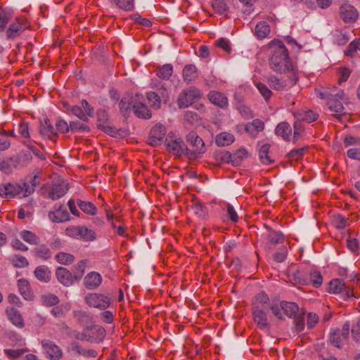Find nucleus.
Masks as SVG:
<instances>
[{
	"mask_svg": "<svg viewBox=\"0 0 360 360\" xmlns=\"http://www.w3.org/2000/svg\"><path fill=\"white\" fill-rule=\"evenodd\" d=\"M271 69L278 73H284L295 70L288 56V51L282 41L278 42V46L272 51L269 58Z\"/></svg>",
	"mask_w": 360,
	"mask_h": 360,
	"instance_id": "obj_1",
	"label": "nucleus"
},
{
	"mask_svg": "<svg viewBox=\"0 0 360 360\" xmlns=\"http://www.w3.org/2000/svg\"><path fill=\"white\" fill-rule=\"evenodd\" d=\"M37 176H34V179L30 182H24L20 184H11L8 183L0 185V195L4 198H13L18 195H21L22 197H27L32 194L36 187L35 179Z\"/></svg>",
	"mask_w": 360,
	"mask_h": 360,
	"instance_id": "obj_2",
	"label": "nucleus"
},
{
	"mask_svg": "<svg viewBox=\"0 0 360 360\" xmlns=\"http://www.w3.org/2000/svg\"><path fill=\"white\" fill-rule=\"evenodd\" d=\"M318 96L327 100V105L331 111L337 113H341L343 111L344 107L342 101L343 100L344 92L342 90L333 87L331 89L320 92Z\"/></svg>",
	"mask_w": 360,
	"mask_h": 360,
	"instance_id": "obj_3",
	"label": "nucleus"
},
{
	"mask_svg": "<svg viewBox=\"0 0 360 360\" xmlns=\"http://www.w3.org/2000/svg\"><path fill=\"white\" fill-rule=\"evenodd\" d=\"M288 79L283 77H277L271 75L268 77V84L276 91H283L288 87L294 86L298 80L297 72L296 70H292L290 73H288Z\"/></svg>",
	"mask_w": 360,
	"mask_h": 360,
	"instance_id": "obj_4",
	"label": "nucleus"
},
{
	"mask_svg": "<svg viewBox=\"0 0 360 360\" xmlns=\"http://www.w3.org/2000/svg\"><path fill=\"white\" fill-rule=\"evenodd\" d=\"M187 143L193 148H187L186 155L190 159H195L200 154L205 152L206 148L203 140L195 131H191L186 136Z\"/></svg>",
	"mask_w": 360,
	"mask_h": 360,
	"instance_id": "obj_5",
	"label": "nucleus"
},
{
	"mask_svg": "<svg viewBox=\"0 0 360 360\" xmlns=\"http://www.w3.org/2000/svg\"><path fill=\"white\" fill-rule=\"evenodd\" d=\"M65 235L84 241H93L96 238L95 231L84 226H70L65 229Z\"/></svg>",
	"mask_w": 360,
	"mask_h": 360,
	"instance_id": "obj_6",
	"label": "nucleus"
},
{
	"mask_svg": "<svg viewBox=\"0 0 360 360\" xmlns=\"http://www.w3.org/2000/svg\"><path fill=\"white\" fill-rule=\"evenodd\" d=\"M167 150L176 156H180L182 154L186 155L187 147L180 137H176L173 135L169 134L165 141Z\"/></svg>",
	"mask_w": 360,
	"mask_h": 360,
	"instance_id": "obj_7",
	"label": "nucleus"
},
{
	"mask_svg": "<svg viewBox=\"0 0 360 360\" xmlns=\"http://www.w3.org/2000/svg\"><path fill=\"white\" fill-rule=\"evenodd\" d=\"M86 303L91 307L98 308L99 309H105L110 305V299L103 294L101 293H89L85 297Z\"/></svg>",
	"mask_w": 360,
	"mask_h": 360,
	"instance_id": "obj_8",
	"label": "nucleus"
},
{
	"mask_svg": "<svg viewBox=\"0 0 360 360\" xmlns=\"http://www.w3.org/2000/svg\"><path fill=\"white\" fill-rule=\"evenodd\" d=\"M29 27L30 25L25 18H16L15 21L9 25L6 30V37L8 39H15Z\"/></svg>",
	"mask_w": 360,
	"mask_h": 360,
	"instance_id": "obj_9",
	"label": "nucleus"
},
{
	"mask_svg": "<svg viewBox=\"0 0 360 360\" xmlns=\"http://www.w3.org/2000/svg\"><path fill=\"white\" fill-rule=\"evenodd\" d=\"M200 96L199 91L195 88H189L179 94L177 104L180 108L191 105Z\"/></svg>",
	"mask_w": 360,
	"mask_h": 360,
	"instance_id": "obj_10",
	"label": "nucleus"
},
{
	"mask_svg": "<svg viewBox=\"0 0 360 360\" xmlns=\"http://www.w3.org/2000/svg\"><path fill=\"white\" fill-rule=\"evenodd\" d=\"M144 97L141 94H136L134 101V112L136 117L143 119H150L152 116L151 111L144 103Z\"/></svg>",
	"mask_w": 360,
	"mask_h": 360,
	"instance_id": "obj_11",
	"label": "nucleus"
},
{
	"mask_svg": "<svg viewBox=\"0 0 360 360\" xmlns=\"http://www.w3.org/2000/svg\"><path fill=\"white\" fill-rule=\"evenodd\" d=\"M166 133V128L163 124L160 123L155 124L151 129L148 136L149 144L152 146L160 145Z\"/></svg>",
	"mask_w": 360,
	"mask_h": 360,
	"instance_id": "obj_12",
	"label": "nucleus"
},
{
	"mask_svg": "<svg viewBox=\"0 0 360 360\" xmlns=\"http://www.w3.org/2000/svg\"><path fill=\"white\" fill-rule=\"evenodd\" d=\"M54 211L48 214L49 219L54 223H63L70 219V216L65 207L62 205H56Z\"/></svg>",
	"mask_w": 360,
	"mask_h": 360,
	"instance_id": "obj_13",
	"label": "nucleus"
},
{
	"mask_svg": "<svg viewBox=\"0 0 360 360\" xmlns=\"http://www.w3.org/2000/svg\"><path fill=\"white\" fill-rule=\"evenodd\" d=\"M339 13L342 20L347 23L354 22L359 17L357 10L353 6L347 3L342 4L340 6Z\"/></svg>",
	"mask_w": 360,
	"mask_h": 360,
	"instance_id": "obj_14",
	"label": "nucleus"
},
{
	"mask_svg": "<svg viewBox=\"0 0 360 360\" xmlns=\"http://www.w3.org/2000/svg\"><path fill=\"white\" fill-rule=\"evenodd\" d=\"M44 351L51 360H59L63 356V352L53 342L49 340L41 341Z\"/></svg>",
	"mask_w": 360,
	"mask_h": 360,
	"instance_id": "obj_15",
	"label": "nucleus"
},
{
	"mask_svg": "<svg viewBox=\"0 0 360 360\" xmlns=\"http://www.w3.org/2000/svg\"><path fill=\"white\" fill-rule=\"evenodd\" d=\"M252 316L254 321L261 329H268L269 327L266 311L268 309H258V307H252Z\"/></svg>",
	"mask_w": 360,
	"mask_h": 360,
	"instance_id": "obj_16",
	"label": "nucleus"
},
{
	"mask_svg": "<svg viewBox=\"0 0 360 360\" xmlns=\"http://www.w3.org/2000/svg\"><path fill=\"white\" fill-rule=\"evenodd\" d=\"M101 275L96 271L88 273L84 278V285L88 290H95L102 283Z\"/></svg>",
	"mask_w": 360,
	"mask_h": 360,
	"instance_id": "obj_17",
	"label": "nucleus"
},
{
	"mask_svg": "<svg viewBox=\"0 0 360 360\" xmlns=\"http://www.w3.org/2000/svg\"><path fill=\"white\" fill-rule=\"evenodd\" d=\"M57 280L65 286H70L75 281V276L64 267H58L56 270Z\"/></svg>",
	"mask_w": 360,
	"mask_h": 360,
	"instance_id": "obj_18",
	"label": "nucleus"
},
{
	"mask_svg": "<svg viewBox=\"0 0 360 360\" xmlns=\"http://www.w3.org/2000/svg\"><path fill=\"white\" fill-rule=\"evenodd\" d=\"M295 119L299 120L301 122H307L311 123L316 121L319 115L311 110L302 109L300 110L293 112Z\"/></svg>",
	"mask_w": 360,
	"mask_h": 360,
	"instance_id": "obj_19",
	"label": "nucleus"
},
{
	"mask_svg": "<svg viewBox=\"0 0 360 360\" xmlns=\"http://www.w3.org/2000/svg\"><path fill=\"white\" fill-rule=\"evenodd\" d=\"M305 280L307 281L305 285L311 284L315 288L320 287L323 283V277L320 271L314 269L306 271Z\"/></svg>",
	"mask_w": 360,
	"mask_h": 360,
	"instance_id": "obj_20",
	"label": "nucleus"
},
{
	"mask_svg": "<svg viewBox=\"0 0 360 360\" xmlns=\"http://www.w3.org/2000/svg\"><path fill=\"white\" fill-rule=\"evenodd\" d=\"M68 191V184L64 182L56 184L49 191V197L53 200H56L65 195Z\"/></svg>",
	"mask_w": 360,
	"mask_h": 360,
	"instance_id": "obj_21",
	"label": "nucleus"
},
{
	"mask_svg": "<svg viewBox=\"0 0 360 360\" xmlns=\"http://www.w3.org/2000/svg\"><path fill=\"white\" fill-rule=\"evenodd\" d=\"M208 98L212 103L219 108H224L228 105L227 97L219 91L210 92Z\"/></svg>",
	"mask_w": 360,
	"mask_h": 360,
	"instance_id": "obj_22",
	"label": "nucleus"
},
{
	"mask_svg": "<svg viewBox=\"0 0 360 360\" xmlns=\"http://www.w3.org/2000/svg\"><path fill=\"white\" fill-rule=\"evenodd\" d=\"M275 134L281 136L283 140L289 141L292 136V127L288 122H282L276 127Z\"/></svg>",
	"mask_w": 360,
	"mask_h": 360,
	"instance_id": "obj_23",
	"label": "nucleus"
},
{
	"mask_svg": "<svg viewBox=\"0 0 360 360\" xmlns=\"http://www.w3.org/2000/svg\"><path fill=\"white\" fill-rule=\"evenodd\" d=\"M264 129L263 121L259 119L254 120L252 122L245 124V131L252 137H256L257 134Z\"/></svg>",
	"mask_w": 360,
	"mask_h": 360,
	"instance_id": "obj_24",
	"label": "nucleus"
},
{
	"mask_svg": "<svg viewBox=\"0 0 360 360\" xmlns=\"http://www.w3.org/2000/svg\"><path fill=\"white\" fill-rule=\"evenodd\" d=\"M18 286L20 293L26 300H33L34 294L27 280L24 278L19 279L18 281Z\"/></svg>",
	"mask_w": 360,
	"mask_h": 360,
	"instance_id": "obj_25",
	"label": "nucleus"
},
{
	"mask_svg": "<svg viewBox=\"0 0 360 360\" xmlns=\"http://www.w3.org/2000/svg\"><path fill=\"white\" fill-rule=\"evenodd\" d=\"M35 277L41 282L49 283L51 278V271L46 265L38 266L34 271Z\"/></svg>",
	"mask_w": 360,
	"mask_h": 360,
	"instance_id": "obj_26",
	"label": "nucleus"
},
{
	"mask_svg": "<svg viewBox=\"0 0 360 360\" xmlns=\"http://www.w3.org/2000/svg\"><path fill=\"white\" fill-rule=\"evenodd\" d=\"M135 99V95L127 94L124 96L119 103V107L121 112L125 116L127 115L130 110L132 108L134 110V101Z\"/></svg>",
	"mask_w": 360,
	"mask_h": 360,
	"instance_id": "obj_27",
	"label": "nucleus"
},
{
	"mask_svg": "<svg viewBox=\"0 0 360 360\" xmlns=\"http://www.w3.org/2000/svg\"><path fill=\"white\" fill-rule=\"evenodd\" d=\"M40 134L43 136L47 137L49 139L52 136H56L57 133L55 131L54 127L51 124L48 118L44 119V122H41L39 127Z\"/></svg>",
	"mask_w": 360,
	"mask_h": 360,
	"instance_id": "obj_28",
	"label": "nucleus"
},
{
	"mask_svg": "<svg viewBox=\"0 0 360 360\" xmlns=\"http://www.w3.org/2000/svg\"><path fill=\"white\" fill-rule=\"evenodd\" d=\"M184 82L190 83L198 78V70L194 65H186L183 69Z\"/></svg>",
	"mask_w": 360,
	"mask_h": 360,
	"instance_id": "obj_29",
	"label": "nucleus"
},
{
	"mask_svg": "<svg viewBox=\"0 0 360 360\" xmlns=\"http://www.w3.org/2000/svg\"><path fill=\"white\" fill-rule=\"evenodd\" d=\"M6 314L10 321L15 326L18 328H22L24 326V321L20 313L14 308H10L6 309Z\"/></svg>",
	"mask_w": 360,
	"mask_h": 360,
	"instance_id": "obj_30",
	"label": "nucleus"
},
{
	"mask_svg": "<svg viewBox=\"0 0 360 360\" xmlns=\"http://www.w3.org/2000/svg\"><path fill=\"white\" fill-rule=\"evenodd\" d=\"M269 297L268 295L264 292H261L256 295L253 307H258V309H269Z\"/></svg>",
	"mask_w": 360,
	"mask_h": 360,
	"instance_id": "obj_31",
	"label": "nucleus"
},
{
	"mask_svg": "<svg viewBox=\"0 0 360 360\" xmlns=\"http://www.w3.org/2000/svg\"><path fill=\"white\" fill-rule=\"evenodd\" d=\"M193 212L200 219H205L208 212L207 207L200 201H194L191 205Z\"/></svg>",
	"mask_w": 360,
	"mask_h": 360,
	"instance_id": "obj_32",
	"label": "nucleus"
},
{
	"mask_svg": "<svg viewBox=\"0 0 360 360\" xmlns=\"http://www.w3.org/2000/svg\"><path fill=\"white\" fill-rule=\"evenodd\" d=\"M281 307L288 317H295L298 311V305L295 302L283 301L281 302Z\"/></svg>",
	"mask_w": 360,
	"mask_h": 360,
	"instance_id": "obj_33",
	"label": "nucleus"
},
{
	"mask_svg": "<svg viewBox=\"0 0 360 360\" xmlns=\"http://www.w3.org/2000/svg\"><path fill=\"white\" fill-rule=\"evenodd\" d=\"M77 203L79 209L86 214L94 216L98 212L97 207L91 202L83 201L79 199Z\"/></svg>",
	"mask_w": 360,
	"mask_h": 360,
	"instance_id": "obj_34",
	"label": "nucleus"
},
{
	"mask_svg": "<svg viewBox=\"0 0 360 360\" xmlns=\"http://www.w3.org/2000/svg\"><path fill=\"white\" fill-rule=\"evenodd\" d=\"M97 335H101V332H102V330H97ZM72 335L73 337L77 339V340H81V341H84V340H86V341H96V340H101V335H98V337H96L94 338V336H90L89 335V330H87V327H86L84 330L82 332V333H79V332H77V331H74L73 333H72Z\"/></svg>",
	"mask_w": 360,
	"mask_h": 360,
	"instance_id": "obj_35",
	"label": "nucleus"
},
{
	"mask_svg": "<svg viewBox=\"0 0 360 360\" xmlns=\"http://www.w3.org/2000/svg\"><path fill=\"white\" fill-rule=\"evenodd\" d=\"M270 32V26L265 21L259 22L255 27V35L258 39H262L266 37Z\"/></svg>",
	"mask_w": 360,
	"mask_h": 360,
	"instance_id": "obj_36",
	"label": "nucleus"
},
{
	"mask_svg": "<svg viewBox=\"0 0 360 360\" xmlns=\"http://www.w3.org/2000/svg\"><path fill=\"white\" fill-rule=\"evenodd\" d=\"M102 330V332H101V337L100 338L101 340H96V341H88L89 342H91V343H100L101 342L105 335H106V331L105 330V328L99 325H92V326H87V330H89V335L91 337V336H94V338L96 337H98L99 335H97V330Z\"/></svg>",
	"mask_w": 360,
	"mask_h": 360,
	"instance_id": "obj_37",
	"label": "nucleus"
},
{
	"mask_svg": "<svg viewBox=\"0 0 360 360\" xmlns=\"http://www.w3.org/2000/svg\"><path fill=\"white\" fill-rule=\"evenodd\" d=\"M234 141V136L229 133L223 132L217 136L215 143L218 146H225L231 144Z\"/></svg>",
	"mask_w": 360,
	"mask_h": 360,
	"instance_id": "obj_38",
	"label": "nucleus"
},
{
	"mask_svg": "<svg viewBox=\"0 0 360 360\" xmlns=\"http://www.w3.org/2000/svg\"><path fill=\"white\" fill-rule=\"evenodd\" d=\"M305 276L306 271L304 269H296L290 276L291 281L295 285H305L307 282V281L305 280Z\"/></svg>",
	"mask_w": 360,
	"mask_h": 360,
	"instance_id": "obj_39",
	"label": "nucleus"
},
{
	"mask_svg": "<svg viewBox=\"0 0 360 360\" xmlns=\"http://www.w3.org/2000/svg\"><path fill=\"white\" fill-rule=\"evenodd\" d=\"M36 257L43 259L48 260L51 257V252L45 245H41L34 249Z\"/></svg>",
	"mask_w": 360,
	"mask_h": 360,
	"instance_id": "obj_40",
	"label": "nucleus"
},
{
	"mask_svg": "<svg viewBox=\"0 0 360 360\" xmlns=\"http://www.w3.org/2000/svg\"><path fill=\"white\" fill-rule=\"evenodd\" d=\"M269 148L270 145L265 143L262 145L259 149V158L263 164L269 165L274 162L271 157L269 155Z\"/></svg>",
	"mask_w": 360,
	"mask_h": 360,
	"instance_id": "obj_41",
	"label": "nucleus"
},
{
	"mask_svg": "<svg viewBox=\"0 0 360 360\" xmlns=\"http://www.w3.org/2000/svg\"><path fill=\"white\" fill-rule=\"evenodd\" d=\"M172 72V65L171 64H166L158 68L156 75L162 79H169Z\"/></svg>",
	"mask_w": 360,
	"mask_h": 360,
	"instance_id": "obj_42",
	"label": "nucleus"
},
{
	"mask_svg": "<svg viewBox=\"0 0 360 360\" xmlns=\"http://www.w3.org/2000/svg\"><path fill=\"white\" fill-rule=\"evenodd\" d=\"M56 259L57 262L63 265H69L74 262L75 257L73 255L60 252L56 255Z\"/></svg>",
	"mask_w": 360,
	"mask_h": 360,
	"instance_id": "obj_43",
	"label": "nucleus"
},
{
	"mask_svg": "<svg viewBox=\"0 0 360 360\" xmlns=\"http://www.w3.org/2000/svg\"><path fill=\"white\" fill-rule=\"evenodd\" d=\"M294 127V134L292 137L293 143L297 142L302 136L304 131V126L303 122L299 120L295 119L293 124Z\"/></svg>",
	"mask_w": 360,
	"mask_h": 360,
	"instance_id": "obj_44",
	"label": "nucleus"
},
{
	"mask_svg": "<svg viewBox=\"0 0 360 360\" xmlns=\"http://www.w3.org/2000/svg\"><path fill=\"white\" fill-rule=\"evenodd\" d=\"M333 224L338 229H343L349 226V219L341 214L334 215L333 219Z\"/></svg>",
	"mask_w": 360,
	"mask_h": 360,
	"instance_id": "obj_45",
	"label": "nucleus"
},
{
	"mask_svg": "<svg viewBox=\"0 0 360 360\" xmlns=\"http://www.w3.org/2000/svg\"><path fill=\"white\" fill-rule=\"evenodd\" d=\"M20 236L27 243L32 245H37L39 243V238L30 231H22Z\"/></svg>",
	"mask_w": 360,
	"mask_h": 360,
	"instance_id": "obj_46",
	"label": "nucleus"
},
{
	"mask_svg": "<svg viewBox=\"0 0 360 360\" xmlns=\"http://www.w3.org/2000/svg\"><path fill=\"white\" fill-rule=\"evenodd\" d=\"M115 5L124 11H131L134 8V0H113Z\"/></svg>",
	"mask_w": 360,
	"mask_h": 360,
	"instance_id": "obj_47",
	"label": "nucleus"
},
{
	"mask_svg": "<svg viewBox=\"0 0 360 360\" xmlns=\"http://www.w3.org/2000/svg\"><path fill=\"white\" fill-rule=\"evenodd\" d=\"M267 240L271 245H276L284 241V236L280 231H272L267 236Z\"/></svg>",
	"mask_w": 360,
	"mask_h": 360,
	"instance_id": "obj_48",
	"label": "nucleus"
},
{
	"mask_svg": "<svg viewBox=\"0 0 360 360\" xmlns=\"http://www.w3.org/2000/svg\"><path fill=\"white\" fill-rule=\"evenodd\" d=\"M27 348H21L18 349H4V354L6 356L11 359H15L27 352Z\"/></svg>",
	"mask_w": 360,
	"mask_h": 360,
	"instance_id": "obj_49",
	"label": "nucleus"
},
{
	"mask_svg": "<svg viewBox=\"0 0 360 360\" xmlns=\"http://www.w3.org/2000/svg\"><path fill=\"white\" fill-rule=\"evenodd\" d=\"M345 288V283L340 279H333L329 283V292L339 293Z\"/></svg>",
	"mask_w": 360,
	"mask_h": 360,
	"instance_id": "obj_50",
	"label": "nucleus"
},
{
	"mask_svg": "<svg viewBox=\"0 0 360 360\" xmlns=\"http://www.w3.org/2000/svg\"><path fill=\"white\" fill-rule=\"evenodd\" d=\"M340 329H336L333 332H332L330 335L329 341L333 346L340 348L342 341Z\"/></svg>",
	"mask_w": 360,
	"mask_h": 360,
	"instance_id": "obj_51",
	"label": "nucleus"
},
{
	"mask_svg": "<svg viewBox=\"0 0 360 360\" xmlns=\"http://www.w3.org/2000/svg\"><path fill=\"white\" fill-rule=\"evenodd\" d=\"M11 261L13 266L17 268H24L29 265L27 259L22 255H15L11 257Z\"/></svg>",
	"mask_w": 360,
	"mask_h": 360,
	"instance_id": "obj_52",
	"label": "nucleus"
},
{
	"mask_svg": "<svg viewBox=\"0 0 360 360\" xmlns=\"http://www.w3.org/2000/svg\"><path fill=\"white\" fill-rule=\"evenodd\" d=\"M255 85L259 90V93L262 94V96L264 97L265 101H269V99L271 98L272 95L271 91L266 86V84L260 82H255Z\"/></svg>",
	"mask_w": 360,
	"mask_h": 360,
	"instance_id": "obj_53",
	"label": "nucleus"
},
{
	"mask_svg": "<svg viewBox=\"0 0 360 360\" xmlns=\"http://www.w3.org/2000/svg\"><path fill=\"white\" fill-rule=\"evenodd\" d=\"M147 98L152 108L155 109H158L160 108L161 99L156 93L152 91L148 93Z\"/></svg>",
	"mask_w": 360,
	"mask_h": 360,
	"instance_id": "obj_54",
	"label": "nucleus"
},
{
	"mask_svg": "<svg viewBox=\"0 0 360 360\" xmlns=\"http://www.w3.org/2000/svg\"><path fill=\"white\" fill-rule=\"evenodd\" d=\"M307 150V146L292 149L288 153V157L295 160H299L303 157Z\"/></svg>",
	"mask_w": 360,
	"mask_h": 360,
	"instance_id": "obj_55",
	"label": "nucleus"
},
{
	"mask_svg": "<svg viewBox=\"0 0 360 360\" xmlns=\"http://www.w3.org/2000/svg\"><path fill=\"white\" fill-rule=\"evenodd\" d=\"M212 8L219 14H222L228 10V6L225 0H214Z\"/></svg>",
	"mask_w": 360,
	"mask_h": 360,
	"instance_id": "obj_56",
	"label": "nucleus"
},
{
	"mask_svg": "<svg viewBox=\"0 0 360 360\" xmlns=\"http://www.w3.org/2000/svg\"><path fill=\"white\" fill-rule=\"evenodd\" d=\"M215 45L216 46L222 49L226 53H230L231 51V43L229 40L226 38H220L216 40Z\"/></svg>",
	"mask_w": 360,
	"mask_h": 360,
	"instance_id": "obj_57",
	"label": "nucleus"
},
{
	"mask_svg": "<svg viewBox=\"0 0 360 360\" xmlns=\"http://www.w3.org/2000/svg\"><path fill=\"white\" fill-rule=\"evenodd\" d=\"M227 155L229 157V158L231 160V161L232 162H239L240 160H242L243 159L247 158L248 156V152L245 149H239L238 150H237L233 155V160L231 159V155L229 154V153H227Z\"/></svg>",
	"mask_w": 360,
	"mask_h": 360,
	"instance_id": "obj_58",
	"label": "nucleus"
},
{
	"mask_svg": "<svg viewBox=\"0 0 360 360\" xmlns=\"http://www.w3.org/2000/svg\"><path fill=\"white\" fill-rule=\"evenodd\" d=\"M105 214H106V219L108 221L110 222L111 226L112 229L116 228V224L115 222H120L122 221L121 217L119 216H114L112 210L110 209H106L105 210Z\"/></svg>",
	"mask_w": 360,
	"mask_h": 360,
	"instance_id": "obj_59",
	"label": "nucleus"
},
{
	"mask_svg": "<svg viewBox=\"0 0 360 360\" xmlns=\"http://www.w3.org/2000/svg\"><path fill=\"white\" fill-rule=\"evenodd\" d=\"M70 130L72 131H89V127L79 122H71L70 123Z\"/></svg>",
	"mask_w": 360,
	"mask_h": 360,
	"instance_id": "obj_60",
	"label": "nucleus"
},
{
	"mask_svg": "<svg viewBox=\"0 0 360 360\" xmlns=\"http://www.w3.org/2000/svg\"><path fill=\"white\" fill-rule=\"evenodd\" d=\"M11 146L10 141L7 137V132L6 131L0 133V150H5Z\"/></svg>",
	"mask_w": 360,
	"mask_h": 360,
	"instance_id": "obj_61",
	"label": "nucleus"
},
{
	"mask_svg": "<svg viewBox=\"0 0 360 360\" xmlns=\"http://www.w3.org/2000/svg\"><path fill=\"white\" fill-rule=\"evenodd\" d=\"M71 111L75 116L82 121L86 122L88 120L87 116H86V114L81 107L77 105L72 106Z\"/></svg>",
	"mask_w": 360,
	"mask_h": 360,
	"instance_id": "obj_62",
	"label": "nucleus"
},
{
	"mask_svg": "<svg viewBox=\"0 0 360 360\" xmlns=\"http://www.w3.org/2000/svg\"><path fill=\"white\" fill-rule=\"evenodd\" d=\"M86 264H87V260L86 259H83V260H81L79 261L75 266V268L79 271V274L77 276V275H75V280H79L82 276L84 275V271H85V269H86Z\"/></svg>",
	"mask_w": 360,
	"mask_h": 360,
	"instance_id": "obj_63",
	"label": "nucleus"
},
{
	"mask_svg": "<svg viewBox=\"0 0 360 360\" xmlns=\"http://www.w3.org/2000/svg\"><path fill=\"white\" fill-rule=\"evenodd\" d=\"M352 335L355 341L360 340V317L356 324L352 326Z\"/></svg>",
	"mask_w": 360,
	"mask_h": 360,
	"instance_id": "obj_64",
	"label": "nucleus"
}]
</instances>
